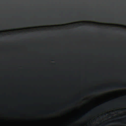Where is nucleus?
<instances>
[{
  "mask_svg": "<svg viewBox=\"0 0 126 126\" xmlns=\"http://www.w3.org/2000/svg\"><path fill=\"white\" fill-rule=\"evenodd\" d=\"M118 87V86H113L110 87V89H112V88H116V87Z\"/></svg>",
  "mask_w": 126,
  "mask_h": 126,
  "instance_id": "f257e3e1",
  "label": "nucleus"
},
{
  "mask_svg": "<svg viewBox=\"0 0 126 126\" xmlns=\"http://www.w3.org/2000/svg\"><path fill=\"white\" fill-rule=\"evenodd\" d=\"M118 87H119L121 88H123V87H125V86H119Z\"/></svg>",
  "mask_w": 126,
  "mask_h": 126,
  "instance_id": "f03ea898",
  "label": "nucleus"
},
{
  "mask_svg": "<svg viewBox=\"0 0 126 126\" xmlns=\"http://www.w3.org/2000/svg\"><path fill=\"white\" fill-rule=\"evenodd\" d=\"M79 19H80V17H79Z\"/></svg>",
  "mask_w": 126,
  "mask_h": 126,
  "instance_id": "7ed1b4c3",
  "label": "nucleus"
},
{
  "mask_svg": "<svg viewBox=\"0 0 126 126\" xmlns=\"http://www.w3.org/2000/svg\"><path fill=\"white\" fill-rule=\"evenodd\" d=\"M103 89H104V90H106V89H105V88H103Z\"/></svg>",
  "mask_w": 126,
  "mask_h": 126,
  "instance_id": "20e7f679",
  "label": "nucleus"
},
{
  "mask_svg": "<svg viewBox=\"0 0 126 126\" xmlns=\"http://www.w3.org/2000/svg\"><path fill=\"white\" fill-rule=\"evenodd\" d=\"M91 93H92V92H91Z\"/></svg>",
  "mask_w": 126,
  "mask_h": 126,
  "instance_id": "39448f33",
  "label": "nucleus"
},
{
  "mask_svg": "<svg viewBox=\"0 0 126 126\" xmlns=\"http://www.w3.org/2000/svg\"><path fill=\"white\" fill-rule=\"evenodd\" d=\"M108 124V125L109 124L108 123V124Z\"/></svg>",
  "mask_w": 126,
  "mask_h": 126,
  "instance_id": "423d86ee",
  "label": "nucleus"
},
{
  "mask_svg": "<svg viewBox=\"0 0 126 126\" xmlns=\"http://www.w3.org/2000/svg\"><path fill=\"white\" fill-rule=\"evenodd\" d=\"M109 88H108L107 89H109Z\"/></svg>",
  "mask_w": 126,
  "mask_h": 126,
  "instance_id": "0eeeda50",
  "label": "nucleus"
}]
</instances>
